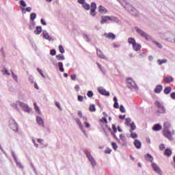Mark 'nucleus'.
<instances>
[{"mask_svg": "<svg viewBox=\"0 0 175 175\" xmlns=\"http://www.w3.org/2000/svg\"><path fill=\"white\" fill-rule=\"evenodd\" d=\"M118 2H120V4H122V6L127 10V12H129L133 16H136L137 14V10L132 6V5L129 4V3L126 2L125 0H118Z\"/></svg>", "mask_w": 175, "mask_h": 175, "instance_id": "nucleus-1", "label": "nucleus"}, {"mask_svg": "<svg viewBox=\"0 0 175 175\" xmlns=\"http://www.w3.org/2000/svg\"><path fill=\"white\" fill-rule=\"evenodd\" d=\"M12 107H14V109H16V110H19V106L20 107H22L23 110H24V111H26V113H29V111H31V109H29L28 105L23 102L16 101V103H12Z\"/></svg>", "mask_w": 175, "mask_h": 175, "instance_id": "nucleus-2", "label": "nucleus"}, {"mask_svg": "<svg viewBox=\"0 0 175 175\" xmlns=\"http://www.w3.org/2000/svg\"><path fill=\"white\" fill-rule=\"evenodd\" d=\"M128 43H129V44H132L133 49L135 51H140V50H142V44L136 43V40H135V38H128Z\"/></svg>", "mask_w": 175, "mask_h": 175, "instance_id": "nucleus-3", "label": "nucleus"}, {"mask_svg": "<svg viewBox=\"0 0 175 175\" xmlns=\"http://www.w3.org/2000/svg\"><path fill=\"white\" fill-rule=\"evenodd\" d=\"M118 143L122 146V147H128V142L126 141V137L124 134L120 135V139L118 137H116Z\"/></svg>", "mask_w": 175, "mask_h": 175, "instance_id": "nucleus-4", "label": "nucleus"}, {"mask_svg": "<svg viewBox=\"0 0 175 175\" xmlns=\"http://www.w3.org/2000/svg\"><path fill=\"white\" fill-rule=\"evenodd\" d=\"M9 126L14 132H18V124H17V122L14 120L10 119Z\"/></svg>", "mask_w": 175, "mask_h": 175, "instance_id": "nucleus-5", "label": "nucleus"}, {"mask_svg": "<svg viewBox=\"0 0 175 175\" xmlns=\"http://www.w3.org/2000/svg\"><path fill=\"white\" fill-rule=\"evenodd\" d=\"M85 154L87 156L89 162H90L91 165L94 167L96 166V161H95V159H94V157H92V155L91 154V153L88 151H85Z\"/></svg>", "mask_w": 175, "mask_h": 175, "instance_id": "nucleus-6", "label": "nucleus"}, {"mask_svg": "<svg viewBox=\"0 0 175 175\" xmlns=\"http://www.w3.org/2000/svg\"><path fill=\"white\" fill-rule=\"evenodd\" d=\"M135 30L138 35H140L142 38H145L146 40H148V34L144 32V31L139 29V27H135Z\"/></svg>", "mask_w": 175, "mask_h": 175, "instance_id": "nucleus-7", "label": "nucleus"}, {"mask_svg": "<svg viewBox=\"0 0 175 175\" xmlns=\"http://www.w3.org/2000/svg\"><path fill=\"white\" fill-rule=\"evenodd\" d=\"M115 18L113 16H103L101 17L100 24H105L107 21H114Z\"/></svg>", "mask_w": 175, "mask_h": 175, "instance_id": "nucleus-8", "label": "nucleus"}, {"mask_svg": "<svg viewBox=\"0 0 175 175\" xmlns=\"http://www.w3.org/2000/svg\"><path fill=\"white\" fill-rule=\"evenodd\" d=\"M90 15L92 16V17H95L96 16V14L95 13V10H96V3H92L90 5Z\"/></svg>", "mask_w": 175, "mask_h": 175, "instance_id": "nucleus-9", "label": "nucleus"}, {"mask_svg": "<svg viewBox=\"0 0 175 175\" xmlns=\"http://www.w3.org/2000/svg\"><path fill=\"white\" fill-rule=\"evenodd\" d=\"M99 124H100L101 128H103V129H105V126H106V128H107V119H106V118H102L99 120Z\"/></svg>", "mask_w": 175, "mask_h": 175, "instance_id": "nucleus-10", "label": "nucleus"}, {"mask_svg": "<svg viewBox=\"0 0 175 175\" xmlns=\"http://www.w3.org/2000/svg\"><path fill=\"white\" fill-rule=\"evenodd\" d=\"M127 85L129 88H135V87H136V83L131 78L127 79Z\"/></svg>", "mask_w": 175, "mask_h": 175, "instance_id": "nucleus-11", "label": "nucleus"}, {"mask_svg": "<svg viewBox=\"0 0 175 175\" xmlns=\"http://www.w3.org/2000/svg\"><path fill=\"white\" fill-rule=\"evenodd\" d=\"M98 92L101 95H105V96H110V93H109V92L106 91V90L103 89V88H98Z\"/></svg>", "mask_w": 175, "mask_h": 175, "instance_id": "nucleus-12", "label": "nucleus"}, {"mask_svg": "<svg viewBox=\"0 0 175 175\" xmlns=\"http://www.w3.org/2000/svg\"><path fill=\"white\" fill-rule=\"evenodd\" d=\"M163 135L165 137H167L168 140H173V137L172 136V133L169 131L168 130H164L163 131Z\"/></svg>", "mask_w": 175, "mask_h": 175, "instance_id": "nucleus-13", "label": "nucleus"}, {"mask_svg": "<svg viewBox=\"0 0 175 175\" xmlns=\"http://www.w3.org/2000/svg\"><path fill=\"white\" fill-rule=\"evenodd\" d=\"M155 105H156V106H157V107L159 109H162V110H158L159 113H160L161 114L165 113V108L163 107L162 104H161V103H159V101H156Z\"/></svg>", "mask_w": 175, "mask_h": 175, "instance_id": "nucleus-14", "label": "nucleus"}, {"mask_svg": "<svg viewBox=\"0 0 175 175\" xmlns=\"http://www.w3.org/2000/svg\"><path fill=\"white\" fill-rule=\"evenodd\" d=\"M104 36L107 39H111V40H114V39H116V35L113 33H105Z\"/></svg>", "mask_w": 175, "mask_h": 175, "instance_id": "nucleus-15", "label": "nucleus"}, {"mask_svg": "<svg viewBox=\"0 0 175 175\" xmlns=\"http://www.w3.org/2000/svg\"><path fill=\"white\" fill-rule=\"evenodd\" d=\"M152 167H153V170H154V172H157L159 174H162V171H161V169L157 165V164L153 163L152 164Z\"/></svg>", "mask_w": 175, "mask_h": 175, "instance_id": "nucleus-16", "label": "nucleus"}, {"mask_svg": "<svg viewBox=\"0 0 175 175\" xmlns=\"http://www.w3.org/2000/svg\"><path fill=\"white\" fill-rule=\"evenodd\" d=\"M134 146L137 150H140L142 148V142L139 139H135L134 141Z\"/></svg>", "mask_w": 175, "mask_h": 175, "instance_id": "nucleus-17", "label": "nucleus"}, {"mask_svg": "<svg viewBox=\"0 0 175 175\" xmlns=\"http://www.w3.org/2000/svg\"><path fill=\"white\" fill-rule=\"evenodd\" d=\"M144 158L146 161H148V162H152L154 161V157H152L151 154L148 153L144 156Z\"/></svg>", "mask_w": 175, "mask_h": 175, "instance_id": "nucleus-18", "label": "nucleus"}, {"mask_svg": "<svg viewBox=\"0 0 175 175\" xmlns=\"http://www.w3.org/2000/svg\"><path fill=\"white\" fill-rule=\"evenodd\" d=\"M163 89V87L161 85H158L154 89L155 94H160Z\"/></svg>", "mask_w": 175, "mask_h": 175, "instance_id": "nucleus-19", "label": "nucleus"}, {"mask_svg": "<svg viewBox=\"0 0 175 175\" xmlns=\"http://www.w3.org/2000/svg\"><path fill=\"white\" fill-rule=\"evenodd\" d=\"M20 5L22 12H24V10H25V8L27 7V3H25V1H24V0H21Z\"/></svg>", "mask_w": 175, "mask_h": 175, "instance_id": "nucleus-20", "label": "nucleus"}, {"mask_svg": "<svg viewBox=\"0 0 175 175\" xmlns=\"http://www.w3.org/2000/svg\"><path fill=\"white\" fill-rule=\"evenodd\" d=\"M99 13H107V9L105 8L103 5H99L98 7Z\"/></svg>", "mask_w": 175, "mask_h": 175, "instance_id": "nucleus-21", "label": "nucleus"}, {"mask_svg": "<svg viewBox=\"0 0 175 175\" xmlns=\"http://www.w3.org/2000/svg\"><path fill=\"white\" fill-rule=\"evenodd\" d=\"M164 155H165V157H171V155H172V149L166 148L164 151Z\"/></svg>", "mask_w": 175, "mask_h": 175, "instance_id": "nucleus-22", "label": "nucleus"}, {"mask_svg": "<svg viewBox=\"0 0 175 175\" xmlns=\"http://www.w3.org/2000/svg\"><path fill=\"white\" fill-rule=\"evenodd\" d=\"M161 129H162V126H161L160 124H154L152 127V130L154 131H161Z\"/></svg>", "mask_w": 175, "mask_h": 175, "instance_id": "nucleus-23", "label": "nucleus"}, {"mask_svg": "<svg viewBox=\"0 0 175 175\" xmlns=\"http://www.w3.org/2000/svg\"><path fill=\"white\" fill-rule=\"evenodd\" d=\"M164 81L167 84H168L169 83H172V81H173V77H166L164 78Z\"/></svg>", "mask_w": 175, "mask_h": 175, "instance_id": "nucleus-24", "label": "nucleus"}, {"mask_svg": "<svg viewBox=\"0 0 175 175\" xmlns=\"http://www.w3.org/2000/svg\"><path fill=\"white\" fill-rule=\"evenodd\" d=\"M37 122L42 126H44V122L43 121V119L40 117H37Z\"/></svg>", "mask_w": 175, "mask_h": 175, "instance_id": "nucleus-25", "label": "nucleus"}, {"mask_svg": "<svg viewBox=\"0 0 175 175\" xmlns=\"http://www.w3.org/2000/svg\"><path fill=\"white\" fill-rule=\"evenodd\" d=\"M97 55L98 57H99V58L105 59V55L103 54V53H102V51L97 49Z\"/></svg>", "mask_w": 175, "mask_h": 175, "instance_id": "nucleus-26", "label": "nucleus"}, {"mask_svg": "<svg viewBox=\"0 0 175 175\" xmlns=\"http://www.w3.org/2000/svg\"><path fill=\"white\" fill-rule=\"evenodd\" d=\"M42 35H43L44 38L45 39H46L47 40H51V37H50V35H49V33H47L46 31H44L42 33Z\"/></svg>", "mask_w": 175, "mask_h": 175, "instance_id": "nucleus-27", "label": "nucleus"}, {"mask_svg": "<svg viewBox=\"0 0 175 175\" xmlns=\"http://www.w3.org/2000/svg\"><path fill=\"white\" fill-rule=\"evenodd\" d=\"M114 105L113 107L115 109H118L120 107V105H118V100L117 99V97L113 98Z\"/></svg>", "mask_w": 175, "mask_h": 175, "instance_id": "nucleus-28", "label": "nucleus"}, {"mask_svg": "<svg viewBox=\"0 0 175 175\" xmlns=\"http://www.w3.org/2000/svg\"><path fill=\"white\" fill-rule=\"evenodd\" d=\"M112 129L113 132L111 133V135H113V136L116 138L117 137V135H116V133H117V127L116 126V125L112 124Z\"/></svg>", "mask_w": 175, "mask_h": 175, "instance_id": "nucleus-29", "label": "nucleus"}, {"mask_svg": "<svg viewBox=\"0 0 175 175\" xmlns=\"http://www.w3.org/2000/svg\"><path fill=\"white\" fill-rule=\"evenodd\" d=\"M163 126H164V129H165L164 131H167V129H169V128H170V126H171L170 122H164Z\"/></svg>", "mask_w": 175, "mask_h": 175, "instance_id": "nucleus-30", "label": "nucleus"}, {"mask_svg": "<svg viewBox=\"0 0 175 175\" xmlns=\"http://www.w3.org/2000/svg\"><path fill=\"white\" fill-rule=\"evenodd\" d=\"M172 92V88L171 87H166L164 89V94H165V95H167L168 94H170V92Z\"/></svg>", "mask_w": 175, "mask_h": 175, "instance_id": "nucleus-31", "label": "nucleus"}, {"mask_svg": "<svg viewBox=\"0 0 175 175\" xmlns=\"http://www.w3.org/2000/svg\"><path fill=\"white\" fill-rule=\"evenodd\" d=\"M41 33H42V27L40 26L37 27L36 31H34V33H36V35H39Z\"/></svg>", "mask_w": 175, "mask_h": 175, "instance_id": "nucleus-32", "label": "nucleus"}, {"mask_svg": "<svg viewBox=\"0 0 175 175\" xmlns=\"http://www.w3.org/2000/svg\"><path fill=\"white\" fill-rule=\"evenodd\" d=\"M89 110L92 113L96 111V108L95 107V105L94 104L90 105L89 107Z\"/></svg>", "mask_w": 175, "mask_h": 175, "instance_id": "nucleus-33", "label": "nucleus"}, {"mask_svg": "<svg viewBox=\"0 0 175 175\" xmlns=\"http://www.w3.org/2000/svg\"><path fill=\"white\" fill-rule=\"evenodd\" d=\"M56 58L58 61H65V57H64V55H57Z\"/></svg>", "mask_w": 175, "mask_h": 175, "instance_id": "nucleus-34", "label": "nucleus"}, {"mask_svg": "<svg viewBox=\"0 0 175 175\" xmlns=\"http://www.w3.org/2000/svg\"><path fill=\"white\" fill-rule=\"evenodd\" d=\"M58 66L59 68L60 72H64L65 71V70L64 69V64H62V62H59Z\"/></svg>", "mask_w": 175, "mask_h": 175, "instance_id": "nucleus-35", "label": "nucleus"}, {"mask_svg": "<svg viewBox=\"0 0 175 175\" xmlns=\"http://www.w3.org/2000/svg\"><path fill=\"white\" fill-rule=\"evenodd\" d=\"M130 127H131L130 132H133V131H135V129H136V125H135V123H133V122L130 124Z\"/></svg>", "mask_w": 175, "mask_h": 175, "instance_id": "nucleus-36", "label": "nucleus"}, {"mask_svg": "<svg viewBox=\"0 0 175 175\" xmlns=\"http://www.w3.org/2000/svg\"><path fill=\"white\" fill-rule=\"evenodd\" d=\"M157 62H158V64H159V65H162V64H166V62H167V59H159L158 61H157Z\"/></svg>", "mask_w": 175, "mask_h": 175, "instance_id": "nucleus-37", "label": "nucleus"}, {"mask_svg": "<svg viewBox=\"0 0 175 175\" xmlns=\"http://www.w3.org/2000/svg\"><path fill=\"white\" fill-rule=\"evenodd\" d=\"M35 18H36V14L31 13L30 14V20H31V21H34Z\"/></svg>", "mask_w": 175, "mask_h": 175, "instance_id": "nucleus-38", "label": "nucleus"}, {"mask_svg": "<svg viewBox=\"0 0 175 175\" xmlns=\"http://www.w3.org/2000/svg\"><path fill=\"white\" fill-rule=\"evenodd\" d=\"M87 96H88V98H92L94 96V92H92V91L89 90L88 92Z\"/></svg>", "mask_w": 175, "mask_h": 175, "instance_id": "nucleus-39", "label": "nucleus"}, {"mask_svg": "<svg viewBox=\"0 0 175 175\" xmlns=\"http://www.w3.org/2000/svg\"><path fill=\"white\" fill-rule=\"evenodd\" d=\"M111 146L116 151L117 148H118V146H117V144L116 142H111Z\"/></svg>", "mask_w": 175, "mask_h": 175, "instance_id": "nucleus-40", "label": "nucleus"}, {"mask_svg": "<svg viewBox=\"0 0 175 175\" xmlns=\"http://www.w3.org/2000/svg\"><path fill=\"white\" fill-rule=\"evenodd\" d=\"M131 137H132V139H136V138H137V134L136 133H133V131L132 132H131Z\"/></svg>", "mask_w": 175, "mask_h": 175, "instance_id": "nucleus-41", "label": "nucleus"}, {"mask_svg": "<svg viewBox=\"0 0 175 175\" xmlns=\"http://www.w3.org/2000/svg\"><path fill=\"white\" fill-rule=\"evenodd\" d=\"M83 8H85V10H90V5L88 3H84L83 5H82Z\"/></svg>", "mask_w": 175, "mask_h": 175, "instance_id": "nucleus-42", "label": "nucleus"}, {"mask_svg": "<svg viewBox=\"0 0 175 175\" xmlns=\"http://www.w3.org/2000/svg\"><path fill=\"white\" fill-rule=\"evenodd\" d=\"M59 50L62 54H64L65 53V49H64V46L62 45L59 46Z\"/></svg>", "mask_w": 175, "mask_h": 175, "instance_id": "nucleus-43", "label": "nucleus"}, {"mask_svg": "<svg viewBox=\"0 0 175 175\" xmlns=\"http://www.w3.org/2000/svg\"><path fill=\"white\" fill-rule=\"evenodd\" d=\"M159 148L161 151H163V150H165V144H160L159 146Z\"/></svg>", "mask_w": 175, "mask_h": 175, "instance_id": "nucleus-44", "label": "nucleus"}, {"mask_svg": "<svg viewBox=\"0 0 175 175\" xmlns=\"http://www.w3.org/2000/svg\"><path fill=\"white\" fill-rule=\"evenodd\" d=\"M34 109L36 111H38V113L40 111V109H39V107H38V105H36V103H34Z\"/></svg>", "mask_w": 175, "mask_h": 175, "instance_id": "nucleus-45", "label": "nucleus"}, {"mask_svg": "<svg viewBox=\"0 0 175 175\" xmlns=\"http://www.w3.org/2000/svg\"><path fill=\"white\" fill-rule=\"evenodd\" d=\"M153 43H154L156 46H159V49H162V44H161L159 42L157 41H153Z\"/></svg>", "mask_w": 175, "mask_h": 175, "instance_id": "nucleus-46", "label": "nucleus"}, {"mask_svg": "<svg viewBox=\"0 0 175 175\" xmlns=\"http://www.w3.org/2000/svg\"><path fill=\"white\" fill-rule=\"evenodd\" d=\"M131 121H132V120H131V118H126V122H125V124L126 125H131Z\"/></svg>", "mask_w": 175, "mask_h": 175, "instance_id": "nucleus-47", "label": "nucleus"}, {"mask_svg": "<svg viewBox=\"0 0 175 175\" xmlns=\"http://www.w3.org/2000/svg\"><path fill=\"white\" fill-rule=\"evenodd\" d=\"M120 111H121V113H126V111H125V108L122 105H120Z\"/></svg>", "mask_w": 175, "mask_h": 175, "instance_id": "nucleus-48", "label": "nucleus"}, {"mask_svg": "<svg viewBox=\"0 0 175 175\" xmlns=\"http://www.w3.org/2000/svg\"><path fill=\"white\" fill-rule=\"evenodd\" d=\"M12 78L15 80V81H17V75L14 74L13 71H12Z\"/></svg>", "mask_w": 175, "mask_h": 175, "instance_id": "nucleus-49", "label": "nucleus"}, {"mask_svg": "<svg viewBox=\"0 0 175 175\" xmlns=\"http://www.w3.org/2000/svg\"><path fill=\"white\" fill-rule=\"evenodd\" d=\"M38 73H40V75L42 76V77H44V75L43 74V71H42V70H40V68L37 69Z\"/></svg>", "mask_w": 175, "mask_h": 175, "instance_id": "nucleus-50", "label": "nucleus"}, {"mask_svg": "<svg viewBox=\"0 0 175 175\" xmlns=\"http://www.w3.org/2000/svg\"><path fill=\"white\" fill-rule=\"evenodd\" d=\"M50 54L51 55H55V54H57V51L55 49H52L51 50Z\"/></svg>", "mask_w": 175, "mask_h": 175, "instance_id": "nucleus-51", "label": "nucleus"}, {"mask_svg": "<svg viewBox=\"0 0 175 175\" xmlns=\"http://www.w3.org/2000/svg\"><path fill=\"white\" fill-rule=\"evenodd\" d=\"M84 100V97H83V96H78V100L79 102H83V100Z\"/></svg>", "mask_w": 175, "mask_h": 175, "instance_id": "nucleus-52", "label": "nucleus"}, {"mask_svg": "<svg viewBox=\"0 0 175 175\" xmlns=\"http://www.w3.org/2000/svg\"><path fill=\"white\" fill-rule=\"evenodd\" d=\"M55 106L58 107L59 110H62V109L61 108V104H59V103L55 102Z\"/></svg>", "mask_w": 175, "mask_h": 175, "instance_id": "nucleus-53", "label": "nucleus"}, {"mask_svg": "<svg viewBox=\"0 0 175 175\" xmlns=\"http://www.w3.org/2000/svg\"><path fill=\"white\" fill-rule=\"evenodd\" d=\"M3 70H4L3 75H7V76H10V73H9V71H8V70L4 68Z\"/></svg>", "mask_w": 175, "mask_h": 175, "instance_id": "nucleus-54", "label": "nucleus"}, {"mask_svg": "<svg viewBox=\"0 0 175 175\" xmlns=\"http://www.w3.org/2000/svg\"><path fill=\"white\" fill-rule=\"evenodd\" d=\"M105 154H111V149L107 148V149H106V150H105Z\"/></svg>", "mask_w": 175, "mask_h": 175, "instance_id": "nucleus-55", "label": "nucleus"}, {"mask_svg": "<svg viewBox=\"0 0 175 175\" xmlns=\"http://www.w3.org/2000/svg\"><path fill=\"white\" fill-rule=\"evenodd\" d=\"M78 116L80 118H83V112L81 111H78Z\"/></svg>", "mask_w": 175, "mask_h": 175, "instance_id": "nucleus-56", "label": "nucleus"}, {"mask_svg": "<svg viewBox=\"0 0 175 175\" xmlns=\"http://www.w3.org/2000/svg\"><path fill=\"white\" fill-rule=\"evenodd\" d=\"M97 66L99 68V69L103 72V68H102V65H100L99 63L96 62Z\"/></svg>", "mask_w": 175, "mask_h": 175, "instance_id": "nucleus-57", "label": "nucleus"}, {"mask_svg": "<svg viewBox=\"0 0 175 175\" xmlns=\"http://www.w3.org/2000/svg\"><path fill=\"white\" fill-rule=\"evenodd\" d=\"M79 3H81V5H83L85 3V0H78Z\"/></svg>", "mask_w": 175, "mask_h": 175, "instance_id": "nucleus-58", "label": "nucleus"}, {"mask_svg": "<svg viewBox=\"0 0 175 175\" xmlns=\"http://www.w3.org/2000/svg\"><path fill=\"white\" fill-rule=\"evenodd\" d=\"M41 24H42V25H47V23L44 21V18L41 19Z\"/></svg>", "mask_w": 175, "mask_h": 175, "instance_id": "nucleus-59", "label": "nucleus"}, {"mask_svg": "<svg viewBox=\"0 0 175 175\" xmlns=\"http://www.w3.org/2000/svg\"><path fill=\"white\" fill-rule=\"evenodd\" d=\"M75 90H76V91L78 92V91L80 90V86H79V85H76L75 87Z\"/></svg>", "mask_w": 175, "mask_h": 175, "instance_id": "nucleus-60", "label": "nucleus"}, {"mask_svg": "<svg viewBox=\"0 0 175 175\" xmlns=\"http://www.w3.org/2000/svg\"><path fill=\"white\" fill-rule=\"evenodd\" d=\"M84 124L85 128H90V123L87 122H84Z\"/></svg>", "mask_w": 175, "mask_h": 175, "instance_id": "nucleus-61", "label": "nucleus"}, {"mask_svg": "<svg viewBox=\"0 0 175 175\" xmlns=\"http://www.w3.org/2000/svg\"><path fill=\"white\" fill-rule=\"evenodd\" d=\"M76 121H77V124L79 126H81V122L80 121V120L77 119Z\"/></svg>", "mask_w": 175, "mask_h": 175, "instance_id": "nucleus-62", "label": "nucleus"}, {"mask_svg": "<svg viewBox=\"0 0 175 175\" xmlns=\"http://www.w3.org/2000/svg\"><path fill=\"white\" fill-rule=\"evenodd\" d=\"M71 80H76V75H72L70 76Z\"/></svg>", "mask_w": 175, "mask_h": 175, "instance_id": "nucleus-63", "label": "nucleus"}, {"mask_svg": "<svg viewBox=\"0 0 175 175\" xmlns=\"http://www.w3.org/2000/svg\"><path fill=\"white\" fill-rule=\"evenodd\" d=\"M170 96H171V98H172V99H175V92H172V93L171 94Z\"/></svg>", "mask_w": 175, "mask_h": 175, "instance_id": "nucleus-64", "label": "nucleus"}]
</instances>
